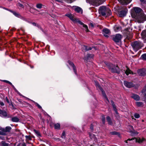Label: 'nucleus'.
Segmentation results:
<instances>
[{"label": "nucleus", "mask_w": 146, "mask_h": 146, "mask_svg": "<svg viewBox=\"0 0 146 146\" xmlns=\"http://www.w3.org/2000/svg\"><path fill=\"white\" fill-rule=\"evenodd\" d=\"M36 104L37 106L38 107V108H40V109L41 108V107L39 105L38 103H36Z\"/></svg>", "instance_id": "44"}, {"label": "nucleus", "mask_w": 146, "mask_h": 146, "mask_svg": "<svg viewBox=\"0 0 146 146\" xmlns=\"http://www.w3.org/2000/svg\"><path fill=\"white\" fill-rule=\"evenodd\" d=\"M128 128L130 129V130H128V131L130 132H132L134 130L133 127L131 126H129L128 127Z\"/></svg>", "instance_id": "33"}, {"label": "nucleus", "mask_w": 146, "mask_h": 146, "mask_svg": "<svg viewBox=\"0 0 146 146\" xmlns=\"http://www.w3.org/2000/svg\"><path fill=\"white\" fill-rule=\"evenodd\" d=\"M140 1L141 2H143V1H144V0H140Z\"/></svg>", "instance_id": "53"}, {"label": "nucleus", "mask_w": 146, "mask_h": 146, "mask_svg": "<svg viewBox=\"0 0 146 146\" xmlns=\"http://www.w3.org/2000/svg\"><path fill=\"white\" fill-rule=\"evenodd\" d=\"M9 11H10V12H11L13 13V12H14V11H12V10H9Z\"/></svg>", "instance_id": "49"}, {"label": "nucleus", "mask_w": 146, "mask_h": 146, "mask_svg": "<svg viewBox=\"0 0 146 146\" xmlns=\"http://www.w3.org/2000/svg\"><path fill=\"white\" fill-rule=\"evenodd\" d=\"M11 129V127L9 126L6 127L5 128H2V130L4 131L5 133L6 132H9Z\"/></svg>", "instance_id": "19"}, {"label": "nucleus", "mask_w": 146, "mask_h": 146, "mask_svg": "<svg viewBox=\"0 0 146 146\" xmlns=\"http://www.w3.org/2000/svg\"><path fill=\"white\" fill-rule=\"evenodd\" d=\"M134 116L136 118H138L140 117L139 115L137 113H135L134 114Z\"/></svg>", "instance_id": "37"}, {"label": "nucleus", "mask_w": 146, "mask_h": 146, "mask_svg": "<svg viewBox=\"0 0 146 146\" xmlns=\"http://www.w3.org/2000/svg\"><path fill=\"white\" fill-rule=\"evenodd\" d=\"M24 146H26V145L25 144H24Z\"/></svg>", "instance_id": "57"}, {"label": "nucleus", "mask_w": 146, "mask_h": 146, "mask_svg": "<svg viewBox=\"0 0 146 146\" xmlns=\"http://www.w3.org/2000/svg\"><path fill=\"white\" fill-rule=\"evenodd\" d=\"M13 14L16 17H20V15L19 13H17L15 11L13 12Z\"/></svg>", "instance_id": "31"}, {"label": "nucleus", "mask_w": 146, "mask_h": 146, "mask_svg": "<svg viewBox=\"0 0 146 146\" xmlns=\"http://www.w3.org/2000/svg\"><path fill=\"white\" fill-rule=\"evenodd\" d=\"M134 140L136 142H138L139 143H142L143 141L144 140L143 139H140V138H131V139H127L126 141V143H127L128 141H133Z\"/></svg>", "instance_id": "8"}, {"label": "nucleus", "mask_w": 146, "mask_h": 146, "mask_svg": "<svg viewBox=\"0 0 146 146\" xmlns=\"http://www.w3.org/2000/svg\"><path fill=\"white\" fill-rule=\"evenodd\" d=\"M68 63L69 64V65L70 66H72L73 68V69L74 70V72H75V74H76V68L74 65V64L73 62H71V61L70 60H68Z\"/></svg>", "instance_id": "14"}, {"label": "nucleus", "mask_w": 146, "mask_h": 146, "mask_svg": "<svg viewBox=\"0 0 146 146\" xmlns=\"http://www.w3.org/2000/svg\"><path fill=\"white\" fill-rule=\"evenodd\" d=\"M111 102L114 111L116 114H117V112L116 110V107L114 104V102L112 101H111Z\"/></svg>", "instance_id": "24"}, {"label": "nucleus", "mask_w": 146, "mask_h": 146, "mask_svg": "<svg viewBox=\"0 0 146 146\" xmlns=\"http://www.w3.org/2000/svg\"><path fill=\"white\" fill-rule=\"evenodd\" d=\"M136 104V105L139 107H142L143 106V103L141 102H137Z\"/></svg>", "instance_id": "25"}, {"label": "nucleus", "mask_w": 146, "mask_h": 146, "mask_svg": "<svg viewBox=\"0 0 146 146\" xmlns=\"http://www.w3.org/2000/svg\"><path fill=\"white\" fill-rule=\"evenodd\" d=\"M72 21L73 20L74 18V17L71 14H68L66 15Z\"/></svg>", "instance_id": "26"}, {"label": "nucleus", "mask_w": 146, "mask_h": 146, "mask_svg": "<svg viewBox=\"0 0 146 146\" xmlns=\"http://www.w3.org/2000/svg\"><path fill=\"white\" fill-rule=\"evenodd\" d=\"M120 27L118 26H115V30L116 32L117 31V30H119L120 29Z\"/></svg>", "instance_id": "42"}, {"label": "nucleus", "mask_w": 146, "mask_h": 146, "mask_svg": "<svg viewBox=\"0 0 146 146\" xmlns=\"http://www.w3.org/2000/svg\"><path fill=\"white\" fill-rule=\"evenodd\" d=\"M118 133L115 131L111 132L110 133V134L112 135H116Z\"/></svg>", "instance_id": "38"}, {"label": "nucleus", "mask_w": 146, "mask_h": 146, "mask_svg": "<svg viewBox=\"0 0 146 146\" xmlns=\"http://www.w3.org/2000/svg\"><path fill=\"white\" fill-rule=\"evenodd\" d=\"M82 48L83 49L86 51L92 49V48L91 47H88H88L86 46H84Z\"/></svg>", "instance_id": "27"}, {"label": "nucleus", "mask_w": 146, "mask_h": 146, "mask_svg": "<svg viewBox=\"0 0 146 146\" xmlns=\"http://www.w3.org/2000/svg\"><path fill=\"white\" fill-rule=\"evenodd\" d=\"M17 5L18 7H19L20 8H24V6L23 4H21L19 3H17Z\"/></svg>", "instance_id": "34"}, {"label": "nucleus", "mask_w": 146, "mask_h": 146, "mask_svg": "<svg viewBox=\"0 0 146 146\" xmlns=\"http://www.w3.org/2000/svg\"><path fill=\"white\" fill-rule=\"evenodd\" d=\"M36 132L38 135H39V133L38 132L36 131Z\"/></svg>", "instance_id": "52"}, {"label": "nucleus", "mask_w": 146, "mask_h": 146, "mask_svg": "<svg viewBox=\"0 0 146 146\" xmlns=\"http://www.w3.org/2000/svg\"><path fill=\"white\" fill-rule=\"evenodd\" d=\"M40 116H41V115H40Z\"/></svg>", "instance_id": "59"}, {"label": "nucleus", "mask_w": 146, "mask_h": 146, "mask_svg": "<svg viewBox=\"0 0 146 146\" xmlns=\"http://www.w3.org/2000/svg\"><path fill=\"white\" fill-rule=\"evenodd\" d=\"M122 37V36L121 35L118 34L115 36H113V40L116 43L119 42L120 41Z\"/></svg>", "instance_id": "7"}, {"label": "nucleus", "mask_w": 146, "mask_h": 146, "mask_svg": "<svg viewBox=\"0 0 146 146\" xmlns=\"http://www.w3.org/2000/svg\"><path fill=\"white\" fill-rule=\"evenodd\" d=\"M142 58L144 60H146V54H144L141 56Z\"/></svg>", "instance_id": "40"}, {"label": "nucleus", "mask_w": 146, "mask_h": 146, "mask_svg": "<svg viewBox=\"0 0 146 146\" xmlns=\"http://www.w3.org/2000/svg\"><path fill=\"white\" fill-rule=\"evenodd\" d=\"M42 5L41 4L38 3L36 5V7L39 9H41L42 7Z\"/></svg>", "instance_id": "32"}, {"label": "nucleus", "mask_w": 146, "mask_h": 146, "mask_svg": "<svg viewBox=\"0 0 146 146\" xmlns=\"http://www.w3.org/2000/svg\"><path fill=\"white\" fill-rule=\"evenodd\" d=\"M32 24L34 26H36V24L35 23H32Z\"/></svg>", "instance_id": "50"}, {"label": "nucleus", "mask_w": 146, "mask_h": 146, "mask_svg": "<svg viewBox=\"0 0 146 146\" xmlns=\"http://www.w3.org/2000/svg\"><path fill=\"white\" fill-rule=\"evenodd\" d=\"M26 137L27 138H29V136H26Z\"/></svg>", "instance_id": "54"}, {"label": "nucleus", "mask_w": 146, "mask_h": 146, "mask_svg": "<svg viewBox=\"0 0 146 146\" xmlns=\"http://www.w3.org/2000/svg\"><path fill=\"white\" fill-rule=\"evenodd\" d=\"M73 8L74 9L75 11L78 13H81L82 12V9L80 7L74 6L73 7Z\"/></svg>", "instance_id": "15"}, {"label": "nucleus", "mask_w": 146, "mask_h": 146, "mask_svg": "<svg viewBox=\"0 0 146 146\" xmlns=\"http://www.w3.org/2000/svg\"><path fill=\"white\" fill-rule=\"evenodd\" d=\"M90 26H92V27H94V25H93L92 23L90 24Z\"/></svg>", "instance_id": "51"}, {"label": "nucleus", "mask_w": 146, "mask_h": 146, "mask_svg": "<svg viewBox=\"0 0 146 146\" xmlns=\"http://www.w3.org/2000/svg\"><path fill=\"white\" fill-rule=\"evenodd\" d=\"M142 38L144 40V42H146V31H144L141 33Z\"/></svg>", "instance_id": "16"}, {"label": "nucleus", "mask_w": 146, "mask_h": 146, "mask_svg": "<svg viewBox=\"0 0 146 146\" xmlns=\"http://www.w3.org/2000/svg\"><path fill=\"white\" fill-rule=\"evenodd\" d=\"M105 117L104 115L102 116V121L103 124H104L105 123Z\"/></svg>", "instance_id": "36"}, {"label": "nucleus", "mask_w": 146, "mask_h": 146, "mask_svg": "<svg viewBox=\"0 0 146 146\" xmlns=\"http://www.w3.org/2000/svg\"><path fill=\"white\" fill-rule=\"evenodd\" d=\"M65 132L64 131H63L62 134V135H61V137L62 138H65Z\"/></svg>", "instance_id": "41"}, {"label": "nucleus", "mask_w": 146, "mask_h": 146, "mask_svg": "<svg viewBox=\"0 0 146 146\" xmlns=\"http://www.w3.org/2000/svg\"><path fill=\"white\" fill-rule=\"evenodd\" d=\"M4 9H6V10H8V9H7L6 8H4Z\"/></svg>", "instance_id": "56"}, {"label": "nucleus", "mask_w": 146, "mask_h": 146, "mask_svg": "<svg viewBox=\"0 0 146 146\" xmlns=\"http://www.w3.org/2000/svg\"><path fill=\"white\" fill-rule=\"evenodd\" d=\"M138 73L139 76H145L146 74L145 70L143 69L139 70L138 71Z\"/></svg>", "instance_id": "13"}, {"label": "nucleus", "mask_w": 146, "mask_h": 146, "mask_svg": "<svg viewBox=\"0 0 146 146\" xmlns=\"http://www.w3.org/2000/svg\"><path fill=\"white\" fill-rule=\"evenodd\" d=\"M109 69L111 70L112 72H116L119 73V68L117 66L113 65L111 63L107 64Z\"/></svg>", "instance_id": "3"}, {"label": "nucleus", "mask_w": 146, "mask_h": 146, "mask_svg": "<svg viewBox=\"0 0 146 146\" xmlns=\"http://www.w3.org/2000/svg\"><path fill=\"white\" fill-rule=\"evenodd\" d=\"M0 135H6V133H5L4 131L3 130H2V128L0 129Z\"/></svg>", "instance_id": "29"}, {"label": "nucleus", "mask_w": 146, "mask_h": 146, "mask_svg": "<svg viewBox=\"0 0 146 146\" xmlns=\"http://www.w3.org/2000/svg\"><path fill=\"white\" fill-rule=\"evenodd\" d=\"M72 21L74 23H78L80 25H82L83 27L85 28V31L86 32H88L89 31L87 26L86 25L84 24L82 22L80 21L78 19L74 18L73 19V20H72Z\"/></svg>", "instance_id": "5"}, {"label": "nucleus", "mask_w": 146, "mask_h": 146, "mask_svg": "<svg viewBox=\"0 0 146 146\" xmlns=\"http://www.w3.org/2000/svg\"><path fill=\"white\" fill-rule=\"evenodd\" d=\"M54 139L55 140L59 141V139L58 138H54Z\"/></svg>", "instance_id": "46"}, {"label": "nucleus", "mask_w": 146, "mask_h": 146, "mask_svg": "<svg viewBox=\"0 0 146 146\" xmlns=\"http://www.w3.org/2000/svg\"><path fill=\"white\" fill-rule=\"evenodd\" d=\"M19 120V119L17 117H14L11 119V121L14 122H18Z\"/></svg>", "instance_id": "21"}, {"label": "nucleus", "mask_w": 146, "mask_h": 146, "mask_svg": "<svg viewBox=\"0 0 146 146\" xmlns=\"http://www.w3.org/2000/svg\"><path fill=\"white\" fill-rule=\"evenodd\" d=\"M95 85L96 86L97 88H98L100 90H101L102 91L103 96L106 99V100H107V101H108V102H109L108 99L107 98L105 93H104V91L102 89L100 85L97 82H95Z\"/></svg>", "instance_id": "6"}, {"label": "nucleus", "mask_w": 146, "mask_h": 146, "mask_svg": "<svg viewBox=\"0 0 146 146\" xmlns=\"http://www.w3.org/2000/svg\"><path fill=\"white\" fill-rule=\"evenodd\" d=\"M99 12L102 16H109L111 14V10L109 8H106L105 6H100L99 9Z\"/></svg>", "instance_id": "2"}, {"label": "nucleus", "mask_w": 146, "mask_h": 146, "mask_svg": "<svg viewBox=\"0 0 146 146\" xmlns=\"http://www.w3.org/2000/svg\"><path fill=\"white\" fill-rule=\"evenodd\" d=\"M127 13V10L126 9L122 10L120 11L119 13V16L121 17L125 16Z\"/></svg>", "instance_id": "11"}, {"label": "nucleus", "mask_w": 146, "mask_h": 146, "mask_svg": "<svg viewBox=\"0 0 146 146\" xmlns=\"http://www.w3.org/2000/svg\"><path fill=\"white\" fill-rule=\"evenodd\" d=\"M103 32L104 36L106 37H108V35H109L110 33V30L107 29H104Z\"/></svg>", "instance_id": "10"}, {"label": "nucleus", "mask_w": 146, "mask_h": 146, "mask_svg": "<svg viewBox=\"0 0 146 146\" xmlns=\"http://www.w3.org/2000/svg\"><path fill=\"white\" fill-rule=\"evenodd\" d=\"M142 122L144 121V120H142Z\"/></svg>", "instance_id": "58"}, {"label": "nucleus", "mask_w": 146, "mask_h": 146, "mask_svg": "<svg viewBox=\"0 0 146 146\" xmlns=\"http://www.w3.org/2000/svg\"><path fill=\"white\" fill-rule=\"evenodd\" d=\"M106 119L107 120L108 122V123L109 125H112V123L110 118L109 116H107V117Z\"/></svg>", "instance_id": "22"}, {"label": "nucleus", "mask_w": 146, "mask_h": 146, "mask_svg": "<svg viewBox=\"0 0 146 146\" xmlns=\"http://www.w3.org/2000/svg\"><path fill=\"white\" fill-rule=\"evenodd\" d=\"M131 15L136 22L141 23L146 21V15L143 13L141 9L139 7L133 8Z\"/></svg>", "instance_id": "1"}, {"label": "nucleus", "mask_w": 146, "mask_h": 146, "mask_svg": "<svg viewBox=\"0 0 146 146\" xmlns=\"http://www.w3.org/2000/svg\"><path fill=\"white\" fill-rule=\"evenodd\" d=\"M54 127L55 129H59L60 128V125L58 123H56L54 125Z\"/></svg>", "instance_id": "23"}, {"label": "nucleus", "mask_w": 146, "mask_h": 146, "mask_svg": "<svg viewBox=\"0 0 146 146\" xmlns=\"http://www.w3.org/2000/svg\"><path fill=\"white\" fill-rule=\"evenodd\" d=\"M94 55L93 54H87V57L88 58H92L93 57Z\"/></svg>", "instance_id": "39"}, {"label": "nucleus", "mask_w": 146, "mask_h": 146, "mask_svg": "<svg viewBox=\"0 0 146 146\" xmlns=\"http://www.w3.org/2000/svg\"><path fill=\"white\" fill-rule=\"evenodd\" d=\"M11 85L13 87V88H14V87H14V86H13V85H12H12Z\"/></svg>", "instance_id": "55"}, {"label": "nucleus", "mask_w": 146, "mask_h": 146, "mask_svg": "<svg viewBox=\"0 0 146 146\" xmlns=\"http://www.w3.org/2000/svg\"><path fill=\"white\" fill-rule=\"evenodd\" d=\"M124 84L125 86L129 88H131L133 86V85L132 83L128 82L126 81L124 82Z\"/></svg>", "instance_id": "12"}, {"label": "nucleus", "mask_w": 146, "mask_h": 146, "mask_svg": "<svg viewBox=\"0 0 146 146\" xmlns=\"http://www.w3.org/2000/svg\"><path fill=\"white\" fill-rule=\"evenodd\" d=\"M131 97L136 101H138L140 99L139 96L138 95L135 94H133L131 96Z\"/></svg>", "instance_id": "18"}, {"label": "nucleus", "mask_w": 146, "mask_h": 146, "mask_svg": "<svg viewBox=\"0 0 146 146\" xmlns=\"http://www.w3.org/2000/svg\"><path fill=\"white\" fill-rule=\"evenodd\" d=\"M89 134L90 138L91 140L94 141L95 142H98V143L97 139L95 135L90 133H89Z\"/></svg>", "instance_id": "9"}, {"label": "nucleus", "mask_w": 146, "mask_h": 146, "mask_svg": "<svg viewBox=\"0 0 146 146\" xmlns=\"http://www.w3.org/2000/svg\"><path fill=\"white\" fill-rule=\"evenodd\" d=\"M90 129L92 130L93 129V125H91V126Z\"/></svg>", "instance_id": "48"}, {"label": "nucleus", "mask_w": 146, "mask_h": 146, "mask_svg": "<svg viewBox=\"0 0 146 146\" xmlns=\"http://www.w3.org/2000/svg\"><path fill=\"white\" fill-rule=\"evenodd\" d=\"M14 90L16 92H18L17 91V90L15 88V87H14V88H13Z\"/></svg>", "instance_id": "47"}, {"label": "nucleus", "mask_w": 146, "mask_h": 146, "mask_svg": "<svg viewBox=\"0 0 146 146\" xmlns=\"http://www.w3.org/2000/svg\"><path fill=\"white\" fill-rule=\"evenodd\" d=\"M1 145L3 146H8V144L6 143L4 141H2L1 143Z\"/></svg>", "instance_id": "30"}, {"label": "nucleus", "mask_w": 146, "mask_h": 146, "mask_svg": "<svg viewBox=\"0 0 146 146\" xmlns=\"http://www.w3.org/2000/svg\"><path fill=\"white\" fill-rule=\"evenodd\" d=\"M3 81L7 83H8L11 85H12V84L10 82L7 80H3Z\"/></svg>", "instance_id": "43"}, {"label": "nucleus", "mask_w": 146, "mask_h": 146, "mask_svg": "<svg viewBox=\"0 0 146 146\" xmlns=\"http://www.w3.org/2000/svg\"><path fill=\"white\" fill-rule=\"evenodd\" d=\"M126 69L125 70V73L127 75H128L129 74H131L132 72L131 70L128 68H126Z\"/></svg>", "instance_id": "20"}, {"label": "nucleus", "mask_w": 146, "mask_h": 146, "mask_svg": "<svg viewBox=\"0 0 146 146\" xmlns=\"http://www.w3.org/2000/svg\"><path fill=\"white\" fill-rule=\"evenodd\" d=\"M142 93L146 96V86L144 88L142 91Z\"/></svg>", "instance_id": "35"}, {"label": "nucleus", "mask_w": 146, "mask_h": 146, "mask_svg": "<svg viewBox=\"0 0 146 146\" xmlns=\"http://www.w3.org/2000/svg\"><path fill=\"white\" fill-rule=\"evenodd\" d=\"M0 114L2 117H8L7 112L5 111H2L0 110Z\"/></svg>", "instance_id": "17"}, {"label": "nucleus", "mask_w": 146, "mask_h": 146, "mask_svg": "<svg viewBox=\"0 0 146 146\" xmlns=\"http://www.w3.org/2000/svg\"><path fill=\"white\" fill-rule=\"evenodd\" d=\"M121 1H122L124 2H123L124 4H125V5H127V4L130 3L132 0H121Z\"/></svg>", "instance_id": "28"}, {"label": "nucleus", "mask_w": 146, "mask_h": 146, "mask_svg": "<svg viewBox=\"0 0 146 146\" xmlns=\"http://www.w3.org/2000/svg\"><path fill=\"white\" fill-rule=\"evenodd\" d=\"M0 105L1 106H3L4 105V103L2 102H0Z\"/></svg>", "instance_id": "45"}, {"label": "nucleus", "mask_w": 146, "mask_h": 146, "mask_svg": "<svg viewBox=\"0 0 146 146\" xmlns=\"http://www.w3.org/2000/svg\"><path fill=\"white\" fill-rule=\"evenodd\" d=\"M131 45L134 50L136 51L143 46V44L139 41H136L131 44Z\"/></svg>", "instance_id": "4"}]
</instances>
